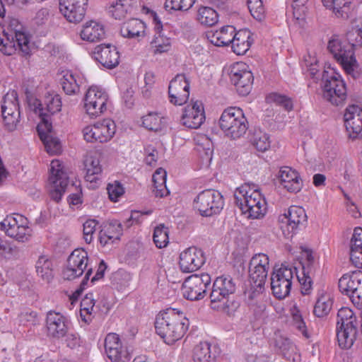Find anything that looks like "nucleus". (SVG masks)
Listing matches in <instances>:
<instances>
[{
  "label": "nucleus",
  "mask_w": 362,
  "mask_h": 362,
  "mask_svg": "<svg viewBox=\"0 0 362 362\" xmlns=\"http://www.w3.org/2000/svg\"><path fill=\"white\" fill-rule=\"evenodd\" d=\"M189 320L182 312L169 308L160 312L156 318V333L167 344H173L181 339L188 329Z\"/></svg>",
  "instance_id": "nucleus-1"
},
{
  "label": "nucleus",
  "mask_w": 362,
  "mask_h": 362,
  "mask_svg": "<svg viewBox=\"0 0 362 362\" xmlns=\"http://www.w3.org/2000/svg\"><path fill=\"white\" fill-rule=\"evenodd\" d=\"M235 204L243 214L252 218H260L267 211V203L258 189L244 185L237 188L234 193Z\"/></svg>",
  "instance_id": "nucleus-2"
},
{
  "label": "nucleus",
  "mask_w": 362,
  "mask_h": 362,
  "mask_svg": "<svg viewBox=\"0 0 362 362\" xmlns=\"http://www.w3.org/2000/svg\"><path fill=\"white\" fill-rule=\"evenodd\" d=\"M236 284L230 276L217 277L213 284L209 295L210 307L217 311L228 313L233 301L230 296L235 292Z\"/></svg>",
  "instance_id": "nucleus-3"
},
{
  "label": "nucleus",
  "mask_w": 362,
  "mask_h": 362,
  "mask_svg": "<svg viewBox=\"0 0 362 362\" xmlns=\"http://www.w3.org/2000/svg\"><path fill=\"white\" fill-rule=\"evenodd\" d=\"M269 257L263 253L255 255L249 264V276L251 287L249 299H254L264 291V285L269 270Z\"/></svg>",
  "instance_id": "nucleus-4"
},
{
  "label": "nucleus",
  "mask_w": 362,
  "mask_h": 362,
  "mask_svg": "<svg viewBox=\"0 0 362 362\" xmlns=\"http://www.w3.org/2000/svg\"><path fill=\"white\" fill-rule=\"evenodd\" d=\"M327 50L343 67L347 74L356 78L360 76L359 66L351 45H342L337 36H333L327 43Z\"/></svg>",
  "instance_id": "nucleus-5"
},
{
  "label": "nucleus",
  "mask_w": 362,
  "mask_h": 362,
  "mask_svg": "<svg viewBox=\"0 0 362 362\" xmlns=\"http://www.w3.org/2000/svg\"><path fill=\"white\" fill-rule=\"evenodd\" d=\"M219 125L226 136L233 139L243 136L248 129V122L243 110L235 107H228L223 112Z\"/></svg>",
  "instance_id": "nucleus-6"
},
{
  "label": "nucleus",
  "mask_w": 362,
  "mask_h": 362,
  "mask_svg": "<svg viewBox=\"0 0 362 362\" xmlns=\"http://www.w3.org/2000/svg\"><path fill=\"white\" fill-rule=\"evenodd\" d=\"M223 206V197L221 192L213 189L202 191L193 202L194 209L203 217H211L219 214Z\"/></svg>",
  "instance_id": "nucleus-7"
},
{
  "label": "nucleus",
  "mask_w": 362,
  "mask_h": 362,
  "mask_svg": "<svg viewBox=\"0 0 362 362\" xmlns=\"http://www.w3.org/2000/svg\"><path fill=\"white\" fill-rule=\"evenodd\" d=\"M322 80L324 98L334 105H342L346 100L347 91L341 76L334 71H324Z\"/></svg>",
  "instance_id": "nucleus-8"
},
{
  "label": "nucleus",
  "mask_w": 362,
  "mask_h": 362,
  "mask_svg": "<svg viewBox=\"0 0 362 362\" xmlns=\"http://www.w3.org/2000/svg\"><path fill=\"white\" fill-rule=\"evenodd\" d=\"M294 275L298 276L296 268L284 264L274 271L271 277V288L275 297L283 299L288 296Z\"/></svg>",
  "instance_id": "nucleus-9"
},
{
  "label": "nucleus",
  "mask_w": 362,
  "mask_h": 362,
  "mask_svg": "<svg viewBox=\"0 0 362 362\" xmlns=\"http://www.w3.org/2000/svg\"><path fill=\"white\" fill-rule=\"evenodd\" d=\"M211 276L207 273L192 274L184 281L182 287L184 298L189 300H199L203 299L206 293V289L211 284Z\"/></svg>",
  "instance_id": "nucleus-10"
},
{
  "label": "nucleus",
  "mask_w": 362,
  "mask_h": 362,
  "mask_svg": "<svg viewBox=\"0 0 362 362\" xmlns=\"http://www.w3.org/2000/svg\"><path fill=\"white\" fill-rule=\"evenodd\" d=\"M1 115L6 129L9 132L15 130L20 122L21 115L16 91H9L4 96L1 103Z\"/></svg>",
  "instance_id": "nucleus-11"
},
{
  "label": "nucleus",
  "mask_w": 362,
  "mask_h": 362,
  "mask_svg": "<svg viewBox=\"0 0 362 362\" xmlns=\"http://www.w3.org/2000/svg\"><path fill=\"white\" fill-rule=\"evenodd\" d=\"M62 165L59 160H53L50 164V173L49 183L50 198L58 203L68 186L69 177L62 170Z\"/></svg>",
  "instance_id": "nucleus-12"
},
{
  "label": "nucleus",
  "mask_w": 362,
  "mask_h": 362,
  "mask_svg": "<svg viewBox=\"0 0 362 362\" xmlns=\"http://www.w3.org/2000/svg\"><path fill=\"white\" fill-rule=\"evenodd\" d=\"M339 288L349 297L351 302L356 305L362 304V272H354L345 274L339 280Z\"/></svg>",
  "instance_id": "nucleus-13"
},
{
  "label": "nucleus",
  "mask_w": 362,
  "mask_h": 362,
  "mask_svg": "<svg viewBox=\"0 0 362 362\" xmlns=\"http://www.w3.org/2000/svg\"><path fill=\"white\" fill-rule=\"evenodd\" d=\"M3 33V36H0V51L5 55H12L16 53L18 49L23 55L30 54V49L29 46L30 40L28 37L23 32L16 31L14 36Z\"/></svg>",
  "instance_id": "nucleus-14"
},
{
  "label": "nucleus",
  "mask_w": 362,
  "mask_h": 362,
  "mask_svg": "<svg viewBox=\"0 0 362 362\" xmlns=\"http://www.w3.org/2000/svg\"><path fill=\"white\" fill-rule=\"evenodd\" d=\"M229 76L239 95L245 96L250 93L254 77L252 73L245 69V64L237 63L232 66Z\"/></svg>",
  "instance_id": "nucleus-15"
},
{
  "label": "nucleus",
  "mask_w": 362,
  "mask_h": 362,
  "mask_svg": "<svg viewBox=\"0 0 362 362\" xmlns=\"http://www.w3.org/2000/svg\"><path fill=\"white\" fill-rule=\"evenodd\" d=\"M170 102L175 105H182L189 96V81L185 74H177L169 84Z\"/></svg>",
  "instance_id": "nucleus-16"
},
{
  "label": "nucleus",
  "mask_w": 362,
  "mask_h": 362,
  "mask_svg": "<svg viewBox=\"0 0 362 362\" xmlns=\"http://www.w3.org/2000/svg\"><path fill=\"white\" fill-rule=\"evenodd\" d=\"M205 261L203 251L192 247L180 253L179 266L182 272L190 273L199 269Z\"/></svg>",
  "instance_id": "nucleus-17"
},
{
  "label": "nucleus",
  "mask_w": 362,
  "mask_h": 362,
  "mask_svg": "<svg viewBox=\"0 0 362 362\" xmlns=\"http://www.w3.org/2000/svg\"><path fill=\"white\" fill-rule=\"evenodd\" d=\"M88 0H59V9L70 23H78L84 18Z\"/></svg>",
  "instance_id": "nucleus-18"
},
{
  "label": "nucleus",
  "mask_w": 362,
  "mask_h": 362,
  "mask_svg": "<svg viewBox=\"0 0 362 362\" xmlns=\"http://www.w3.org/2000/svg\"><path fill=\"white\" fill-rule=\"evenodd\" d=\"M344 124L349 138L355 139L362 133V108L358 105L346 107L344 115Z\"/></svg>",
  "instance_id": "nucleus-19"
},
{
  "label": "nucleus",
  "mask_w": 362,
  "mask_h": 362,
  "mask_svg": "<svg viewBox=\"0 0 362 362\" xmlns=\"http://www.w3.org/2000/svg\"><path fill=\"white\" fill-rule=\"evenodd\" d=\"M93 58L104 67L112 69L119 63V53L115 46L101 44L93 52Z\"/></svg>",
  "instance_id": "nucleus-20"
},
{
  "label": "nucleus",
  "mask_w": 362,
  "mask_h": 362,
  "mask_svg": "<svg viewBox=\"0 0 362 362\" xmlns=\"http://www.w3.org/2000/svg\"><path fill=\"white\" fill-rule=\"evenodd\" d=\"M205 121V113L202 102L187 105L181 117L182 124L190 129H198Z\"/></svg>",
  "instance_id": "nucleus-21"
},
{
  "label": "nucleus",
  "mask_w": 362,
  "mask_h": 362,
  "mask_svg": "<svg viewBox=\"0 0 362 362\" xmlns=\"http://www.w3.org/2000/svg\"><path fill=\"white\" fill-rule=\"evenodd\" d=\"M105 349L112 362H126L130 358L127 350L122 346L119 336L115 333L106 336Z\"/></svg>",
  "instance_id": "nucleus-22"
},
{
  "label": "nucleus",
  "mask_w": 362,
  "mask_h": 362,
  "mask_svg": "<svg viewBox=\"0 0 362 362\" xmlns=\"http://www.w3.org/2000/svg\"><path fill=\"white\" fill-rule=\"evenodd\" d=\"M47 335L54 339H61L68 332V320L60 313L49 311L47 314Z\"/></svg>",
  "instance_id": "nucleus-23"
},
{
  "label": "nucleus",
  "mask_w": 362,
  "mask_h": 362,
  "mask_svg": "<svg viewBox=\"0 0 362 362\" xmlns=\"http://www.w3.org/2000/svg\"><path fill=\"white\" fill-rule=\"evenodd\" d=\"M35 112L38 113L40 118L41 122L45 123V118H47L48 122H51V115L59 112L62 108V100L59 95L49 94L46 95L44 100V104L38 100H36L35 103Z\"/></svg>",
  "instance_id": "nucleus-24"
},
{
  "label": "nucleus",
  "mask_w": 362,
  "mask_h": 362,
  "mask_svg": "<svg viewBox=\"0 0 362 362\" xmlns=\"http://www.w3.org/2000/svg\"><path fill=\"white\" fill-rule=\"evenodd\" d=\"M45 123H40L37 126V131L40 139L45 145V148L49 154H57L62 151V145L58 138L54 136L52 122H48L47 118Z\"/></svg>",
  "instance_id": "nucleus-25"
},
{
  "label": "nucleus",
  "mask_w": 362,
  "mask_h": 362,
  "mask_svg": "<svg viewBox=\"0 0 362 362\" xmlns=\"http://www.w3.org/2000/svg\"><path fill=\"white\" fill-rule=\"evenodd\" d=\"M123 234L121 223L117 220L108 221L103 223L99 232V240L103 246L119 240Z\"/></svg>",
  "instance_id": "nucleus-26"
},
{
  "label": "nucleus",
  "mask_w": 362,
  "mask_h": 362,
  "mask_svg": "<svg viewBox=\"0 0 362 362\" xmlns=\"http://www.w3.org/2000/svg\"><path fill=\"white\" fill-rule=\"evenodd\" d=\"M278 177L281 185L289 192L297 193L303 187V182L299 174L290 167L281 168Z\"/></svg>",
  "instance_id": "nucleus-27"
},
{
  "label": "nucleus",
  "mask_w": 362,
  "mask_h": 362,
  "mask_svg": "<svg viewBox=\"0 0 362 362\" xmlns=\"http://www.w3.org/2000/svg\"><path fill=\"white\" fill-rule=\"evenodd\" d=\"M313 261L314 257L311 251H306V259L305 262L303 264L302 276H297L303 295L310 294L313 289V277L315 273Z\"/></svg>",
  "instance_id": "nucleus-28"
},
{
  "label": "nucleus",
  "mask_w": 362,
  "mask_h": 362,
  "mask_svg": "<svg viewBox=\"0 0 362 362\" xmlns=\"http://www.w3.org/2000/svg\"><path fill=\"white\" fill-rule=\"evenodd\" d=\"M68 259L73 262L74 266H78L81 269H83V271L87 269L85 276L81 283L80 288L76 291V293L79 295L87 285L90 276L93 274V268L88 267V252L82 248L74 250L69 256Z\"/></svg>",
  "instance_id": "nucleus-29"
},
{
  "label": "nucleus",
  "mask_w": 362,
  "mask_h": 362,
  "mask_svg": "<svg viewBox=\"0 0 362 362\" xmlns=\"http://www.w3.org/2000/svg\"><path fill=\"white\" fill-rule=\"evenodd\" d=\"M307 221V216L305 210L300 206H291L288 213L285 214L281 218V221L286 223L288 232L293 233L300 225H303Z\"/></svg>",
  "instance_id": "nucleus-30"
},
{
  "label": "nucleus",
  "mask_w": 362,
  "mask_h": 362,
  "mask_svg": "<svg viewBox=\"0 0 362 362\" xmlns=\"http://www.w3.org/2000/svg\"><path fill=\"white\" fill-rule=\"evenodd\" d=\"M252 33L247 29L235 31L231 41V48L237 55H243L250 49L252 44Z\"/></svg>",
  "instance_id": "nucleus-31"
},
{
  "label": "nucleus",
  "mask_w": 362,
  "mask_h": 362,
  "mask_svg": "<svg viewBox=\"0 0 362 362\" xmlns=\"http://www.w3.org/2000/svg\"><path fill=\"white\" fill-rule=\"evenodd\" d=\"M105 33L103 25L95 21L86 22L81 30L80 35L83 40L94 42L103 40Z\"/></svg>",
  "instance_id": "nucleus-32"
},
{
  "label": "nucleus",
  "mask_w": 362,
  "mask_h": 362,
  "mask_svg": "<svg viewBox=\"0 0 362 362\" xmlns=\"http://www.w3.org/2000/svg\"><path fill=\"white\" fill-rule=\"evenodd\" d=\"M274 346L287 360L295 361L296 360V346L289 339L282 336L279 332L274 333Z\"/></svg>",
  "instance_id": "nucleus-33"
},
{
  "label": "nucleus",
  "mask_w": 362,
  "mask_h": 362,
  "mask_svg": "<svg viewBox=\"0 0 362 362\" xmlns=\"http://www.w3.org/2000/svg\"><path fill=\"white\" fill-rule=\"evenodd\" d=\"M137 0H118L109 8V13L115 18L121 20L127 14H133L137 8Z\"/></svg>",
  "instance_id": "nucleus-34"
},
{
  "label": "nucleus",
  "mask_w": 362,
  "mask_h": 362,
  "mask_svg": "<svg viewBox=\"0 0 362 362\" xmlns=\"http://www.w3.org/2000/svg\"><path fill=\"white\" fill-rule=\"evenodd\" d=\"M145 23L139 19L133 18L124 23L120 28V33L124 37L136 38L143 37Z\"/></svg>",
  "instance_id": "nucleus-35"
},
{
  "label": "nucleus",
  "mask_w": 362,
  "mask_h": 362,
  "mask_svg": "<svg viewBox=\"0 0 362 362\" xmlns=\"http://www.w3.org/2000/svg\"><path fill=\"white\" fill-rule=\"evenodd\" d=\"M361 320L358 322L352 310L346 307L341 308L339 310L337 313V326H339V327H358V324L361 323L360 331L361 335L362 336V310L361 313Z\"/></svg>",
  "instance_id": "nucleus-36"
},
{
  "label": "nucleus",
  "mask_w": 362,
  "mask_h": 362,
  "mask_svg": "<svg viewBox=\"0 0 362 362\" xmlns=\"http://www.w3.org/2000/svg\"><path fill=\"white\" fill-rule=\"evenodd\" d=\"M358 327L337 326V338L339 345L342 349L352 346L354 341H358Z\"/></svg>",
  "instance_id": "nucleus-37"
},
{
  "label": "nucleus",
  "mask_w": 362,
  "mask_h": 362,
  "mask_svg": "<svg viewBox=\"0 0 362 362\" xmlns=\"http://www.w3.org/2000/svg\"><path fill=\"white\" fill-rule=\"evenodd\" d=\"M235 28L232 25L222 27L209 37L210 42L217 47L228 46L233 41Z\"/></svg>",
  "instance_id": "nucleus-38"
},
{
  "label": "nucleus",
  "mask_w": 362,
  "mask_h": 362,
  "mask_svg": "<svg viewBox=\"0 0 362 362\" xmlns=\"http://www.w3.org/2000/svg\"><path fill=\"white\" fill-rule=\"evenodd\" d=\"M323 5L332 10L337 18L347 19L351 11V1L349 0H322Z\"/></svg>",
  "instance_id": "nucleus-39"
},
{
  "label": "nucleus",
  "mask_w": 362,
  "mask_h": 362,
  "mask_svg": "<svg viewBox=\"0 0 362 362\" xmlns=\"http://www.w3.org/2000/svg\"><path fill=\"white\" fill-rule=\"evenodd\" d=\"M192 362H216V355L211 346L206 341L200 342L193 349Z\"/></svg>",
  "instance_id": "nucleus-40"
},
{
  "label": "nucleus",
  "mask_w": 362,
  "mask_h": 362,
  "mask_svg": "<svg viewBox=\"0 0 362 362\" xmlns=\"http://www.w3.org/2000/svg\"><path fill=\"white\" fill-rule=\"evenodd\" d=\"M97 141L100 143L107 142L110 140L116 131L115 122L110 119H104L95 124Z\"/></svg>",
  "instance_id": "nucleus-41"
},
{
  "label": "nucleus",
  "mask_w": 362,
  "mask_h": 362,
  "mask_svg": "<svg viewBox=\"0 0 362 362\" xmlns=\"http://www.w3.org/2000/svg\"><path fill=\"white\" fill-rule=\"evenodd\" d=\"M166 172L163 168H158L153 175L154 194L157 197H163L169 194L170 191L166 187Z\"/></svg>",
  "instance_id": "nucleus-42"
},
{
  "label": "nucleus",
  "mask_w": 362,
  "mask_h": 362,
  "mask_svg": "<svg viewBox=\"0 0 362 362\" xmlns=\"http://www.w3.org/2000/svg\"><path fill=\"white\" fill-rule=\"evenodd\" d=\"M86 168V180L90 182H96L98 176L102 172L99 159L94 156H89L85 161Z\"/></svg>",
  "instance_id": "nucleus-43"
},
{
  "label": "nucleus",
  "mask_w": 362,
  "mask_h": 362,
  "mask_svg": "<svg viewBox=\"0 0 362 362\" xmlns=\"http://www.w3.org/2000/svg\"><path fill=\"white\" fill-rule=\"evenodd\" d=\"M18 216H23L21 214H16L13 216H7L6 218L0 223V230H4L6 235L11 238L18 235V230L20 228Z\"/></svg>",
  "instance_id": "nucleus-44"
},
{
  "label": "nucleus",
  "mask_w": 362,
  "mask_h": 362,
  "mask_svg": "<svg viewBox=\"0 0 362 362\" xmlns=\"http://www.w3.org/2000/svg\"><path fill=\"white\" fill-rule=\"evenodd\" d=\"M197 19L202 25L212 26L218 22V16L212 8L202 6L197 11Z\"/></svg>",
  "instance_id": "nucleus-45"
},
{
  "label": "nucleus",
  "mask_w": 362,
  "mask_h": 362,
  "mask_svg": "<svg viewBox=\"0 0 362 362\" xmlns=\"http://www.w3.org/2000/svg\"><path fill=\"white\" fill-rule=\"evenodd\" d=\"M52 263L45 256H40L35 264L37 275L47 282H49L53 277Z\"/></svg>",
  "instance_id": "nucleus-46"
},
{
  "label": "nucleus",
  "mask_w": 362,
  "mask_h": 362,
  "mask_svg": "<svg viewBox=\"0 0 362 362\" xmlns=\"http://www.w3.org/2000/svg\"><path fill=\"white\" fill-rule=\"evenodd\" d=\"M332 299L329 295H322L318 298L314 306V315L317 317L327 316L332 309Z\"/></svg>",
  "instance_id": "nucleus-47"
},
{
  "label": "nucleus",
  "mask_w": 362,
  "mask_h": 362,
  "mask_svg": "<svg viewBox=\"0 0 362 362\" xmlns=\"http://www.w3.org/2000/svg\"><path fill=\"white\" fill-rule=\"evenodd\" d=\"M251 143L259 151L264 152L270 147L269 135L261 129H255L251 138Z\"/></svg>",
  "instance_id": "nucleus-48"
},
{
  "label": "nucleus",
  "mask_w": 362,
  "mask_h": 362,
  "mask_svg": "<svg viewBox=\"0 0 362 362\" xmlns=\"http://www.w3.org/2000/svg\"><path fill=\"white\" fill-rule=\"evenodd\" d=\"M62 86L67 95H74L79 91V85L75 76L71 72H67L64 75L62 79Z\"/></svg>",
  "instance_id": "nucleus-49"
},
{
  "label": "nucleus",
  "mask_w": 362,
  "mask_h": 362,
  "mask_svg": "<svg viewBox=\"0 0 362 362\" xmlns=\"http://www.w3.org/2000/svg\"><path fill=\"white\" fill-rule=\"evenodd\" d=\"M153 238L157 247H165L169 242L168 228L164 224H160L154 229Z\"/></svg>",
  "instance_id": "nucleus-50"
},
{
  "label": "nucleus",
  "mask_w": 362,
  "mask_h": 362,
  "mask_svg": "<svg viewBox=\"0 0 362 362\" xmlns=\"http://www.w3.org/2000/svg\"><path fill=\"white\" fill-rule=\"evenodd\" d=\"M95 305L94 299L90 296L86 295V297L81 302V317L82 320L88 322L91 320V314L93 310Z\"/></svg>",
  "instance_id": "nucleus-51"
},
{
  "label": "nucleus",
  "mask_w": 362,
  "mask_h": 362,
  "mask_svg": "<svg viewBox=\"0 0 362 362\" xmlns=\"http://www.w3.org/2000/svg\"><path fill=\"white\" fill-rule=\"evenodd\" d=\"M107 103H105L104 98H102L98 101L91 103H85L84 107L86 112L91 117H98L107 109Z\"/></svg>",
  "instance_id": "nucleus-52"
},
{
  "label": "nucleus",
  "mask_w": 362,
  "mask_h": 362,
  "mask_svg": "<svg viewBox=\"0 0 362 362\" xmlns=\"http://www.w3.org/2000/svg\"><path fill=\"white\" fill-rule=\"evenodd\" d=\"M267 100L268 102L275 103L278 105L283 107L287 111H290L293 109L292 100L284 95L272 93L267 96Z\"/></svg>",
  "instance_id": "nucleus-53"
},
{
  "label": "nucleus",
  "mask_w": 362,
  "mask_h": 362,
  "mask_svg": "<svg viewBox=\"0 0 362 362\" xmlns=\"http://www.w3.org/2000/svg\"><path fill=\"white\" fill-rule=\"evenodd\" d=\"M142 124L151 131L158 132L161 129V118L157 114L149 113L143 117Z\"/></svg>",
  "instance_id": "nucleus-54"
},
{
  "label": "nucleus",
  "mask_w": 362,
  "mask_h": 362,
  "mask_svg": "<svg viewBox=\"0 0 362 362\" xmlns=\"http://www.w3.org/2000/svg\"><path fill=\"white\" fill-rule=\"evenodd\" d=\"M84 271L80 267L73 265V262L67 259L66 266L63 269L62 276L64 279L73 280L76 278L81 276Z\"/></svg>",
  "instance_id": "nucleus-55"
},
{
  "label": "nucleus",
  "mask_w": 362,
  "mask_h": 362,
  "mask_svg": "<svg viewBox=\"0 0 362 362\" xmlns=\"http://www.w3.org/2000/svg\"><path fill=\"white\" fill-rule=\"evenodd\" d=\"M196 0H166L165 7L175 11H188Z\"/></svg>",
  "instance_id": "nucleus-56"
},
{
  "label": "nucleus",
  "mask_w": 362,
  "mask_h": 362,
  "mask_svg": "<svg viewBox=\"0 0 362 362\" xmlns=\"http://www.w3.org/2000/svg\"><path fill=\"white\" fill-rule=\"evenodd\" d=\"M20 218L19 220V224H20V228L17 231L18 235L13 236V238L16 239V240L19 242L24 243L25 241H28L30 236V231L31 230L28 226V219L24 216H18Z\"/></svg>",
  "instance_id": "nucleus-57"
},
{
  "label": "nucleus",
  "mask_w": 362,
  "mask_h": 362,
  "mask_svg": "<svg viewBox=\"0 0 362 362\" xmlns=\"http://www.w3.org/2000/svg\"><path fill=\"white\" fill-rule=\"evenodd\" d=\"M102 98H104L105 103H107V94L98 87H90L86 92L84 100L85 103H91L94 100L98 101Z\"/></svg>",
  "instance_id": "nucleus-58"
},
{
  "label": "nucleus",
  "mask_w": 362,
  "mask_h": 362,
  "mask_svg": "<svg viewBox=\"0 0 362 362\" xmlns=\"http://www.w3.org/2000/svg\"><path fill=\"white\" fill-rule=\"evenodd\" d=\"M107 190L110 199L113 202H117L124 192V187L118 181H115L112 184H108Z\"/></svg>",
  "instance_id": "nucleus-59"
},
{
  "label": "nucleus",
  "mask_w": 362,
  "mask_h": 362,
  "mask_svg": "<svg viewBox=\"0 0 362 362\" xmlns=\"http://www.w3.org/2000/svg\"><path fill=\"white\" fill-rule=\"evenodd\" d=\"M158 36H156L153 43L156 47L155 53H163L167 52L170 47V38H164L160 33H157Z\"/></svg>",
  "instance_id": "nucleus-60"
},
{
  "label": "nucleus",
  "mask_w": 362,
  "mask_h": 362,
  "mask_svg": "<svg viewBox=\"0 0 362 362\" xmlns=\"http://www.w3.org/2000/svg\"><path fill=\"white\" fill-rule=\"evenodd\" d=\"M247 7L255 19L259 21L264 19L265 11L262 0L257 1V3L251 4Z\"/></svg>",
  "instance_id": "nucleus-61"
},
{
  "label": "nucleus",
  "mask_w": 362,
  "mask_h": 362,
  "mask_svg": "<svg viewBox=\"0 0 362 362\" xmlns=\"http://www.w3.org/2000/svg\"><path fill=\"white\" fill-rule=\"evenodd\" d=\"M98 223L95 220H88L86 221L83 226V238L86 243H90L93 240V235L95 230V227Z\"/></svg>",
  "instance_id": "nucleus-62"
},
{
  "label": "nucleus",
  "mask_w": 362,
  "mask_h": 362,
  "mask_svg": "<svg viewBox=\"0 0 362 362\" xmlns=\"http://www.w3.org/2000/svg\"><path fill=\"white\" fill-rule=\"evenodd\" d=\"M293 325L306 337H308L306 325L299 311L293 313Z\"/></svg>",
  "instance_id": "nucleus-63"
},
{
  "label": "nucleus",
  "mask_w": 362,
  "mask_h": 362,
  "mask_svg": "<svg viewBox=\"0 0 362 362\" xmlns=\"http://www.w3.org/2000/svg\"><path fill=\"white\" fill-rule=\"evenodd\" d=\"M49 16V9L47 8H42L37 11L33 18L34 23L37 25H44L48 21Z\"/></svg>",
  "instance_id": "nucleus-64"
}]
</instances>
